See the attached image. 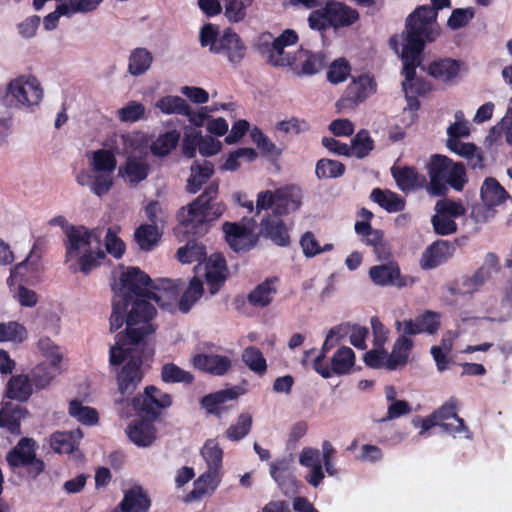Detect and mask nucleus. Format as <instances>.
<instances>
[{
	"mask_svg": "<svg viewBox=\"0 0 512 512\" xmlns=\"http://www.w3.org/2000/svg\"><path fill=\"white\" fill-rule=\"evenodd\" d=\"M218 190V183L213 181L193 202L182 207L179 212L181 223L202 232L205 224L217 220L225 210V205L216 201Z\"/></svg>",
	"mask_w": 512,
	"mask_h": 512,
	"instance_id": "obj_5",
	"label": "nucleus"
},
{
	"mask_svg": "<svg viewBox=\"0 0 512 512\" xmlns=\"http://www.w3.org/2000/svg\"><path fill=\"white\" fill-rule=\"evenodd\" d=\"M261 234L278 246H288L290 236L282 219L268 216L261 221Z\"/></svg>",
	"mask_w": 512,
	"mask_h": 512,
	"instance_id": "obj_31",
	"label": "nucleus"
},
{
	"mask_svg": "<svg viewBox=\"0 0 512 512\" xmlns=\"http://www.w3.org/2000/svg\"><path fill=\"white\" fill-rule=\"evenodd\" d=\"M391 174L400 190L412 191L421 187L426 179L412 167H392Z\"/></svg>",
	"mask_w": 512,
	"mask_h": 512,
	"instance_id": "obj_35",
	"label": "nucleus"
},
{
	"mask_svg": "<svg viewBox=\"0 0 512 512\" xmlns=\"http://www.w3.org/2000/svg\"><path fill=\"white\" fill-rule=\"evenodd\" d=\"M403 326V332L406 335H418L426 333L433 335L438 332L441 326V314L431 310H426L424 313L416 316L414 320L408 319L403 322L397 321V330Z\"/></svg>",
	"mask_w": 512,
	"mask_h": 512,
	"instance_id": "obj_19",
	"label": "nucleus"
},
{
	"mask_svg": "<svg viewBox=\"0 0 512 512\" xmlns=\"http://www.w3.org/2000/svg\"><path fill=\"white\" fill-rule=\"evenodd\" d=\"M446 144L449 150L465 158L471 168L476 169L483 167L481 150L474 144L464 143L459 139H447Z\"/></svg>",
	"mask_w": 512,
	"mask_h": 512,
	"instance_id": "obj_34",
	"label": "nucleus"
},
{
	"mask_svg": "<svg viewBox=\"0 0 512 512\" xmlns=\"http://www.w3.org/2000/svg\"><path fill=\"white\" fill-rule=\"evenodd\" d=\"M354 364L355 353L347 346L340 347L331 359L332 371L336 375L349 373Z\"/></svg>",
	"mask_w": 512,
	"mask_h": 512,
	"instance_id": "obj_47",
	"label": "nucleus"
},
{
	"mask_svg": "<svg viewBox=\"0 0 512 512\" xmlns=\"http://www.w3.org/2000/svg\"><path fill=\"white\" fill-rule=\"evenodd\" d=\"M192 364L196 369L214 376L225 375L232 365L230 358L227 356L205 353L194 355Z\"/></svg>",
	"mask_w": 512,
	"mask_h": 512,
	"instance_id": "obj_25",
	"label": "nucleus"
},
{
	"mask_svg": "<svg viewBox=\"0 0 512 512\" xmlns=\"http://www.w3.org/2000/svg\"><path fill=\"white\" fill-rule=\"evenodd\" d=\"M355 231L360 235L363 241L374 247L375 253L379 256L385 253L383 245V233L380 230L372 229L367 222H356Z\"/></svg>",
	"mask_w": 512,
	"mask_h": 512,
	"instance_id": "obj_46",
	"label": "nucleus"
},
{
	"mask_svg": "<svg viewBox=\"0 0 512 512\" xmlns=\"http://www.w3.org/2000/svg\"><path fill=\"white\" fill-rule=\"evenodd\" d=\"M375 90V83L368 75L359 76L354 79L346 89L348 100L359 103L369 97Z\"/></svg>",
	"mask_w": 512,
	"mask_h": 512,
	"instance_id": "obj_37",
	"label": "nucleus"
},
{
	"mask_svg": "<svg viewBox=\"0 0 512 512\" xmlns=\"http://www.w3.org/2000/svg\"><path fill=\"white\" fill-rule=\"evenodd\" d=\"M161 234L154 225H141L134 233V238L143 252H149L160 240Z\"/></svg>",
	"mask_w": 512,
	"mask_h": 512,
	"instance_id": "obj_45",
	"label": "nucleus"
},
{
	"mask_svg": "<svg viewBox=\"0 0 512 512\" xmlns=\"http://www.w3.org/2000/svg\"><path fill=\"white\" fill-rule=\"evenodd\" d=\"M156 420L141 416L129 423L126 429L129 440L138 447H149L157 438Z\"/></svg>",
	"mask_w": 512,
	"mask_h": 512,
	"instance_id": "obj_21",
	"label": "nucleus"
},
{
	"mask_svg": "<svg viewBox=\"0 0 512 512\" xmlns=\"http://www.w3.org/2000/svg\"><path fill=\"white\" fill-rule=\"evenodd\" d=\"M199 41L202 47H209L211 53L225 57L233 66H238L246 56V45L229 28L220 34L214 25L206 24L200 30Z\"/></svg>",
	"mask_w": 512,
	"mask_h": 512,
	"instance_id": "obj_6",
	"label": "nucleus"
},
{
	"mask_svg": "<svg viewBox=\"0 0 512 512\" xmlns=\"http://www.w3.org/2000/svg\"><path fill=\"white\" fill-rule=\"evenodd\" d=\"M315 172L319 179L337 178L344 174L345 166L336 160L321 159L316 164Z\"/></svg>",
	"mask_w": 512,
	"mask_h": 512,
	"instance_id": "obj_56",
	"label": "nucleus"
},
{
	"mask_svg": "<svg viewBox=\"0 0 512 512\" xmlns=\"http://www.w3.org/2000/svg\"><path fill=\"white\" fill-rule=\"evenodd\" d=\"M118 505L123 512H148L151 507V500L142 486L134 485L124 492V496Z\"/></svg>",
	"mask_w": 512,
	"mask_h": 512,
	"instance_id": "obj_28",
	"label": "nucleus"
},
{
	"mask_svg": "<svg viewBox=\"0 0 512 512\" xmlns=\"http://www.w3.org/2000/svg\"><path fill=\"white\" fill-rule=\"evenodd\" d=\"M430 178L428 192L434 196L443 195L447 185L461 191L467 182L466 171L461 163H455L443 155H433L427 164Z\"/></svg>",
	"mask_w": 512,
	"mask_h": 512,
	"instance_id": "obj_7",
	"label": "nucleus"
},
{
	"mask_svg": "<svg viewBox=\"0 0 512 512\" xmlns=\"http://www.w3.org/2000/svg\"><path fill=\"white\" fill-rule=\"evenodd\" d=\"M69 415L85 425H95L99 420L98 412L95 408L83 406L82 403L74 399L69 403Z\"/></svg>",
	"mask_w": 512,
	"mask_h": 512,
	"instance_id": "obj_52",
	"label": "nucleus"
},
{
	"mask_svg": "<svg viewBox=\"0 0 512 512\" xmlns=\"http://www.w3.org/2000/svg\"><path fill=\"white\" fill-rule=\"evenodd\" d=\"M457 407L458 400L455 397H451L433 412L439 426L448 433L456 434L467 430L464 419L457 414Z\"/></svg>",
	"mask_w": 512,
	"mask_h": 512,
	"instance_id": "obj_22",
	"label": "nucleus"
},
{
	"mask_svg": "<svg viewBox=\"0 0 512 512\" xmlns=\"http://www.w3.org/2000/svg\"><path fill=\"white\" fill-rule=\"evenodd\" d=\"M83 437L80 429L75 431H57L50 437V447L54 452L59 454H70L73 453L78 445L79 440Z\"/></svg>",
	"mask_w": 512,
	"mask_h": 512,
	"instance_id": "obj_33",
	"label": "nucleus"
},
{
	"mask_svg": "<svg viewBox=\"0 0 512 512\" xmlns=\"http://www.w3.org/2000/svg\"><path fill=\"white\" fill-rule=\"evenodd\" d=\"M153 56L146 48H136L131 51L128 59V72L132 76L145 74L151 67Z\"/></svg>",
	"mask_w": 512,
	"mask_h": 512,
	"instance_id": "obj_43",
	"label": "nucleus"
},
{
	"mask_svg": "<svg viewBox=\"0 0 512 512\" xmlns=\"http://www.w3.org/2000/svg\"><path fill=\"white\" fill-rule=\"evenodd\" d=\"M412 335H406L405 332L399 336L392 347L391 354H389L387 370L395 371L404 367L409 359V355L413 349L414 342L410 338Z\"/></svg>",
	"mask_w": 512,
	"mask_h": 512,
	"instance_id": "obj_29",
	"label": "nucleus"
},
{
	"mask_svg": "<svg viewBox=\"0 0 512 512\" xmlns=\"http://www.w3.org/2000/svg\"><path fill=\"white\" fill-rule=\"evenodd\" d=\"M481 200L490 206H498L502 204L510 196L500 183L494 178H486L480 190Z\"/></svg>",
	"mask_w": 512,
	"mask_h": 512,
	"instance_id": "obj_38",
	"label": "nucleus"
},
{
	"mask_svg": "<svg viewBox=\"0 0 512 512\" xmlns=\"http://www.w3.org/2000/svg\"><path fill=\"white\" fill-rule=\"evenodd\" d=\"M429 74L442 82L455 78L460 70V63L453 59H440L429 65Z\"/></svg>",
	"mask_w": 512,
	"mask_h": 512,
	"instance_id": "obj_42",
	"label": "nucleus"
},
{
	"mask_svg": "<svg viewBox=\"0 0 512 512\" xmlns=\"http://www.w3.org/2000/svg\"><path fill=\"white\" fill-rule=\"evenodd\" d=\"M300 245L305 256H316L323 252H329L333 247L332 244H325L324 246H320L315 238V235L310 231H307L303 234L300 239Z\"/></svg>",
	"mask_w": 512,
	"mask_h": 512,
	"instance_id": "obj_59",
	"label": "nucleus"
},
{
	"mask_svg": "<svg viewBox=\"0 0 512 512\" xmlns=\"http://www.w3.org/2000/svg\"><path fill=\"white\" fill-rule=\"evenodd\" d=\"M221 481L220 474L214 471H206L193 482V489L185 495L183 501L191 503L199 501L206 496H211Z\"/></svg>",
	"mask_w": 512,
	"mask_h": 512,
	"instance_id": "obj_26",
	"label": "nucleus"
},
{
	"mask_svg": "<svg viewBox=\"0 0 512 512\" xmlns=\"http://www.w3.org/2000/svg\"><path fill=\"white\" fill-rule=\"evenodd\" d=\"M155 107L164 114H180L185 116L190 114L189 104L179 96L162 97L156 102Z\"/></svg>",
	"mask_w": 512,
	"mask_h": 512,
	"instance_id": "obj_51",
	"label": "nucleus"
},
{
	"mask_svg": "<svg viewBox=\"0 0 512 512\" xmlns=\"http://www.w3.org/2000/svg\"><path fill=\"white\" fill-rule=\"evenodd\" d=\"M7 93L18 105L27 108L39 105L43 98V88L33 76H20L12 80Z\"/></svg>",
	"mask_w": 512,
	"mask_h": 512,
	"instance_id": "obj_15",
	"label": "nucleus"
},
{
	"mask_svg": "<svg viewBox=\"0 0 512 512\" xmlns=\"http://www.w3.org/2000/svg\"><path fill=\"white\" fill-rule=\"evenodd\" d=\"M148 298H135L129 302L130 310H127L126 329L119 332L115 341L118 346L134 345H153L150 342V336L155 333L156 326L152 323L157 314V310Z\"/></svg>",
	"mask_w": 512,
	"mask_h": 512,
	"instance_id": "obj_3",
	"label": "nucleus"
},
{
	"mask_svg": "<svg viewBox=\"0 0 512 512\" xmlns=\"http://www.w3.org/2000/svg\"><path fill=\"white\" fill-rule=\"evenodd\" d=\"M129 303H126L118 298L113 300V308L110 316V330L116 331L126 324V315Z\"/></svg>",
	"mask_w": 512,
	"mask_h": 512,
	"instance_id": "obj_63",
	"label": "nucleus"
},
{
	"mask_svg": "<svg viewBox=\"0 0 512 512\" xmlns=\"http://www.w3.org/2000/svg\"><path fill=\"white\" fill-rule=\"evenodd\" d=\"M102 229L75 225L64 238L67 256H105L101 249Z\"/></svg>",
	"mask_w": 512,
	"mask_h": 512,
	"instance_id": "obj_10",
	"label": "nucleus"
},
{
	"mask_svg": "<svg viewBox=\"0 0 512 512\" xmlns=\"http://www.w3.org/2000/svg\"><path fill=\"white\" fill-rule=\"evenodd\" d=\"M195 258H178L183 264H190ZM203 261L195 267L196 273H202L208 286L211 295L217 294L225 284L229 270L226 263V258H196Z\"/></svg>",
	"mask_w": 512,
	"mask_h": 512,
	"instance_id": "obj_14",
	"label": "nucleus"
},
{
	"mask_svg": "<svg viewBox=\"0 0 512 512\" xmlns=\"http://www.w3.org/2000/svg\"><path fill=\"white\" fill-rule=\"evenodd\" d=\"M56 370L50 364L40 363L30 372V380L37 389L46 388L56 375Z\"/></svg>",
	"mask_w": 512,
	"mask_h": 512,
	"instance_id": "obj_54",
	"label": "nucleus"
},
{
	"mask_svg": "<svg viewBox=\"0 0 512 512\" xmlns=\"http://www.w3.org/2000/svg\"><path fill=\"white\" fill-rule=\"evenodd\" d=\"M33 394V384L29 375H12L5 386V397L18 402H26Z\"/></svg>",
	"mask_w": 512,
	"mask_h": 512,
	"instance_id": "obj_30",
	"label": "nucleus"
},
{
	"mask_svg": "<svg viewBox=\"0 0 512 512\" xmlns=\"http://www.w3.org/2000/svg\"><path fill=\"white\" fill-rule=\"evenodd\" d=\"M117 166L114 153L107 149H99L90 153L89 169L80 171L76 182L87 186L98 197L106 195L113 186V174Z\"/></svg>",
	"mask_w": 512,
	"mask_h": 512,
	"instance_id": "obj_4",
	"label": "nucleus"
},
{
	"mask_svg": "<svg viewBox=\"0 0 512 512\" xmlns=\"http://www.w3.org/2000/svg\"><path fill=\"white\" fill-rule=\"evenodd\" d=\"M38 348L42 355L50 360L51 366L54 369H59L63 358L60 347L55 345L50 338L44 337L38 341Z\"/></svg>",
	"mask_w": 512,
	"mask_h": 512,
	"instance_id": "obj_58",
	"label": "nucleus"
},
{
	"mask_svg": "<svg viewBox=\"0 0 512 512\" xmlns=\"http://www.w3.org/2000/svg\"><path fill=\"white\" fill-rule=\"evenodd\" d=\"M251 139L266 155L279 156L281 150L257 127L251 131Z\"/></svg>",
	"mask_w": 512,
	"mask_h": 512,
	"instance_id": "obj_62",
	"label": "nucleus"
},
{
	"mask_svg": "<svg viewBox=\"0 0 512 512\" xmlns=\"http://www.w3.org/2000/svg\"><path fill=\"white\" fill-rule=\"evenodd\" d=\"M152 287L151 277L138 267H128L113 286L115 297L129 303L135 298H148Z\"/></svg>",
	"mask_w": 512,
	"mask_h": 512,
	"instance_id": "obj_12",
	"label": "nucleus"
},
{
	"mask_svg": "<svg viewBox=\"0 0 512 512\" xmlns=\"http://www.w3.org/2000/svg\"><path fill=\"white\" fill-rule=\"evenodd\" d=\"M327 13L330 25L333 28L351 26L359 19L357 10L341 2L332 1L327 3Z\"/></svg>",
	"mask_w": 512,
	"mask_h": 512,
	"instance_id": "obj_32",
	"label": "nucleus"
},
{
	"mask_svg": "<svg viewBox=\"0 0 512 512\" xmlns=\"http://www.w3.org/2000/svg\"><path fill=\"white\" fill-rule=\"evenodd\" d=\"M433 7L420 6L407 17L406 29L401 35L390 39L391 48L405 63L408 80L414 76V69L421 63L425 42L434 40L437 30V10L450 5V0H431Z\"/></svg>",
	"mask_w": 512,
	"mask_h": 512,
	"instance_id": "obj_1",
	"label": "nucleus"
},
{
	"mask_svg": "<svg viewBox=\"0 0 512 512\" xmlns=\"http://www.w3.org/2000/svg\"><path fill=\"white\" fill-rule=\"evenodd\" d=\"M292 65L289 67L298 76H311L320 72L326 65L325 56L321 52H311L306 49H299L292 58Z\"/></svg>",
	"mask_w": 512,
	"mask_h": 512,
	"instance_id": "obj_20",
	"label": "nucleus"
},
{
	"mask_svg": "<svg viewBox=\"0 0 512 512\" xmlns=\"http://www.w3.org/2000/svg\"><path fill=\"white\" fill-rule=\"evenodd\" d=\"M432 225L436 233L440 235H448L456 232L457 224L455 219L446 215V213L435 212L432 217Z\"/></svg>",
	"mask_w": 512,
	"mask_h": 512,
	"instance_id": "obj_64",
	"label": "nucleus"
},
{
	"mask_svg": "<svg viewBox=\"0 0 512 512\" xmlns=\"http://www.w3.org/2000/svg\"><path fill=\"white\" fill-rule=\"evenodd\" d=\"M181 133L176 130L166 131L160 134L150 145L151 153L156 157H165L178 145Z\"/></svg>",
	"mask_w": 512,
	"mask_h": 512,
	"instance_id": "obj_41",
	"label": "nucleus"
},
{
	"mask_svg": "<svg viewBox=\"0 0 512 512\" xmlns=\"http://www.w3.org/2000/svg\"><path fill=\"white\" fill-rule=\"evenodd\" d=\"M154 354L153 345L127 344L118 346V341L110 347L109 363L122 367L117 372L116 382L122 395H132L144 378L143 363Z\"/></svg>",
	"mask_w": 512,
	"mask_h": 512,
	"instance_id": "obj_2",
	"label": "nucleus"
},
{
	"mask_svg": "<svg viewBox=\"0 0 512 512\" xmlns=\"http://www.w3.org/2000/svg\"><path fill=\"white\" fill-rule=\"evenodd\" d=\"M181 296L178 297L176 302L178 309L182 313H188L196 302L203 296L204 287L202 280L194 276L185 290H182Z\"/></svg>",
	"mask_w": 512,
	"mask_h": 512,
	"instance_id": "obj_36",
	"label": "nucleus"
},
{
	"mask_svg": "<svg viewBox=\"0 0 512 512\" xmlns=\"http://www.w3.org/2000/svg\"><path fill=\"white\" fill-rule=\"evenodd\" d=\"M26 337V329L17 322L0 323V342L22 341Z\"/></svg>",
	"mask_w": 512,
	"mask_h": 512,
	"instance_id": "obj_61",
	"label": "nucleus"
},
{
	"mask_svg": "<svg viewBox=\"0 0 512 512\" xmlns=\"http://www.w3.org/2000/svg\"><path fill=\"white\" fill-rule=\"evenodd\" d=\"M253 0H224V14L230 22L238 23L246 17Z\"/></svg>",
	"mask_w": 512,
	"mask_h": 512,
	"instance_id": "obj_55",
	"label": "nucleus"
},
{
	"mask_svg": "<svg viewBox=\"0 0 512 512\" xmlns=\"http://www.w3.org/2000/svg\"><path fill=\"white\" fill-rule=\"evenodd\" d=\"M37 443L33 438L23 437L6 454V461L12 470L24 468L28 478L35 480L44 472L45 463L36 455Z\"/></svg>",
	"mask_w": 512,
	"mask_h": 512,
	"instance_id": "obj_11",
	"label": "nucleus"
},
{
	"mask_svg": "<svg viewBox=\"0 0 512 512\" xmlns=\"http://www.w3.org/2000/svg\"><path fill=\"white\" fill-rule=\"evenodd\" d=\"M239 395V388L235 386L206 394L199 404L207 415L222 419L237 406Z\"/></svg>",
	"mask_w": 512,
	"mask_h": 512,
	"instance_id": "obj_16",
	"label": "nucleus"
},
{
	"mask_svg": "<svg viewBox=\"0 0 512 512\" xmlns=\"http://www.w3.org/2000/svg\"><path fill=\"white\" fill-rule=\"evenodd\" d=\"M252 416L249 413H241L236 424H232L226 430V437L231 441H239L249 434L252 427Z\"/></svg>",
	"mask_w": 512,
	"mask_h": 512,
	"instance_id": "obj_57",
	"label": "nucleus"
},
{
	"mask_svg": "<svg viewBox=\"0 0 512 512\" xmlns=\"http://www.w3.org/2000/svg\"><path fill=\"white\" fill-rule=\"evenodd\" d=\"M369 276L376 285L380 286L391 285L401 288L411 282L409 277L401 275L399 267L394 264L373 266L369 270Z\"/></svg>",
	"mask_w": 512,
	"mask_h": 512,
	"instance_id": "obj_24",
	"label": "nucleus"
},
{
	"mask_svg": "<svg viewBox=\"0 0 512 512\" xmlns=\"http://www.w3.org/2000/svg\"><path fill=\"white\" fill-rule=\"evenodd\" d=\"M254 221L251 225L225 222L223 231L228 245L236 253L247 252L258 242V234L254 231Z\"/></svg>",
	"mask_w": 512,
	"mask_h": 512,
	"instance_id": "obj_17",
	"label": "nucleus"
},
{
	"mask_svg": "<svg viewBox=\"0 0 512 512\" xmlns=\"http://www.w3.org/2000/svg\"><path fill=\"white\" fill-rule=\"evenodd\" d=\"M145 107L137 101H129L117 112L118 118L122 122L134 123L143 118Z\"/></svg>",
	"mask_w": 512,
	"mask_h": 512,
	"instance_id": "obj_60",
	"label": "nucleus"
},
{
	"mask_svg": "<svg viewBox=\"0 0 512 512\" xmlns=\"http://www.w3.org/2000/svg\"><path fill=\"white\" fill-rule=\"evenodd\" d=\"M119 173L131 184H137L147 177L148 166L141 159L128 158L125 166L119 170Z\"/></svg>",
	"mask_w": 512,
	"mask_h": 512,
	"instance_id": "obj_48",
	"label": "nucleus"
},
{
	"mask_svg": "<svg viewBox=\"0 0 512 512\" xmlns=\"http://www.w3.org/2000/svg\"><path fill=\"white\" fill-rule=\"evenodd\" d=\"M173 403L172 396L154 385L144 388L142 394H138L131 400V406L138 416H145L157 420L162 411Z\"/></svg>",
	"mask_w": 512,
	"mask_h": 512,
	"instance_id": "obj_13",
	"label": "nucleus"
},
{
	"mask_svg": "<svg viewBox=\"0 0 512 512\" xmlns=\"http://www.w3.org/2000/svg\"><path fill=\"white\" fill-rule=\"evenodd\" d=\"M184 287L181 279L157 278L152 279L149 299L162 309H171L177 302Z\"/></svg>",
	"mask_w": 512,
	"mask_h": 512,
	"instance_id": "obj_18",
	"label": "nucleus"
},
{
	"mask_svg": "<svg viewBox=\"0 0 512 512\" xmlns=\"http://www.w3.org/2000/svg\"><path fill=\"white\" fill-rule=\"evenodd\" d=\"M374 149V141L367 130H360L351 140L349 156L362 159Z\"/></svg>",
	"mask_w": 512,
	"mask_h": 512,
	"instance_id": "obj_50",
	"label": "nucleus"
},
{
	"mask_svg": "<svg viewBox=\"0 0 512 512\" xmlns=\"http://www.w3.org/2000/svg\"><path fill=\"white\" fill-rule=\"evenodd\" d=\"M213 172L214 168L211 162L206 160L202 163L195 162L191 166V175L187 181V191L193 194L198 192L202 185L213 175Z\"/></svg>",
	"mask_w": 512,
	"mask_h": 512,
	"instance_id": "obj_40",
	"label": "nucleus"
},
{
	"mask_svg": "<svg viewBox=\"0 0 512 512\" xmlns=\"http://www.w3.org/2000/svg\"><path fill=\"white\" fill-rule=\"evenodd\" d=\"M279 283L278 276L267 277L248 293L247 302L254 308L263 309L270 306L278 292Z\"/></svg>",
	"mask_w": 512,
	"mask_h": 512,
	"instance_id": "obj_23",
	"label": "nucleus"
},
{
	"mask_svg": "<svg viewBox=\"0 0 512 512\" xmlns=\"http://www.w3.org/2000/svg\"><path fill=\"white\" fill-rule=\"evenodd\" d=\"M298 41L297 33L292 29L284 30L278 37L270 32L261 33L254 44L258 54L270 65L275 67H289L293 61L285 48L293 46Z\"/></svg>",
	"mask_w": 512,
	"mask_h": 512,
	"instance_id": "obj_8",
	"label": "nucleus"
},
{
	"mask_svg": "<svg viewBox=\"0 0 512 512\" xmlns=\"http://www.w3.org/2000/svg\"><path fill=\"white\" fill-rule=\"evenodd\" d=\"M28 414L25 407L4 403L0 409V428L6 429L12 435H21V422Z\"/></svg>",
	"mask_w": 512,
	"mask_h": 512,
	"instance_id": "obj_27",
	"label": "nucleus"
},
{
	"mask_svg": "<svg viewBox=\"0 0 512 512\" xmlns=\"http://www.w3.org/2000/svg\"><path fill=\"white\" fill-rule=\"evenodd\" d=\"M160 377L167 384L183 383L191 385L195 381V377L191 372L182 369L172 362L165 363L161 367Z\"/></svg>",
	"mask_w": 512,
	"mask_h": 512,
	"instance_id": "obj_44",
	"label": "nucleus"
},
{
	"mask_svg": "<svg viewBox=\"0 0 512 512\" xmlns=\"http://www.w3.org/2000/svg\"><path fill=\"white\" fill-rule=\"evenodd\" d=\"M302 203V191L294 185L285 186L275 192L261 191L257 194L256 214L262 210L272 209L277 216L286 215L296 211Z\"/></svg>",
	"mask_w": 512,
	"mask_h": 512,
	"instance_id": "obj_9",
	"label": "nucleus"
},
{
	"mask_svg": "<svg viewBox=\"0 0 512 512\" xmlns=\"http://www.w3.org/2000/svg\"><path fill=\"white\" fill-rule=\"evenodd\" d=\"M370 198L389 213L400 212L405 207L404 199L390 190L375 188L372 190Z\"/></svg>",
	"mask_w": 512,
	"mask_h": 512,
	"instance_id": "obj_39",
	"label": "nucleus"
},
{
	"mask_svg": "<svg viewBox=\"0 0 512 512\" xmlns=\"http://www.w3.org/2000/svg\"><path fill=\"white\" fill-rule=\"evenodd\" d=\"M242 360L251 371L259 375H263L267 371L266 359L257 347L245 348L242 352Z\"/></svg>",
	"mask_w": 512,
	"mask_h": 512,
	"instance_id": "obj_53",
	"label": "nucleus"
},
{
	"mask_svg": "<svg viewBox=\"0 0 512 512\" xmlns=\"http://www.w3.org/2000/svg\"><path fill=\"white\" fill-rule=\"evenodd\" d=\"M201 455L204 458L208 471L219 473L222 468L223 450L219 444L213 440L208 439L201 449Z\"/></svg>",
	"mask_w": 512,
	"mask_h": 512,
	"instance_id": "obj_49",
	"label": "nucleus"
}]
</instances>
